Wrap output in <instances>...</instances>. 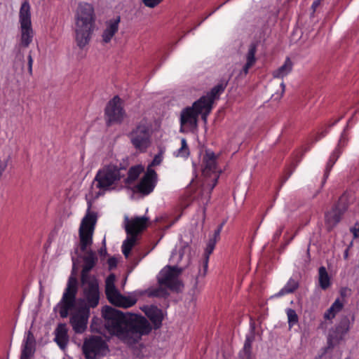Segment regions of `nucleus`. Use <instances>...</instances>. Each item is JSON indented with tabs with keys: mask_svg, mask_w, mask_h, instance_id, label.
Returning <instances> with one entry per match:
<instances>
[{
	"mask_svg": "<svg viewBox=\"0 0 359 359\" xmlns=\"http://www.w3.org/2000/svg\"><path fill=\"white\" fill-rule=\"evenodd\" d=\"M216 159L217 156L213 152L206 153L203 156L204 168L203 169V175L206 177H212L210 180V182H208L207 181L205 182V186L209 190V194L217 184L219 177L220 171L217 168Z\"/></svg>",
	"mask_w": 359,
	"mask_h": 359,
	"instance_id": "obj_13",
	"label": "nucleus"
},
{
	"mask_svg": "<svg viewBox=\"0 0 359 359\" xmlns=\"http://www.w3.org/2000/svg\"><path fill=\"white\" fill-rule=\"evenodd\" d=\"M115 276L110 274L105 281V294L109 302L118 307L129 308L135 305L137 299L131 297H126L120 293L114 285Z\"/></svg>",
	"mask_w": 359,
	"mask_h": 359,
	"instance_id": "obj_7",
	"label": "nucleus"
},
{
	"mask_svg": "<svg viewBox=\"0 0 359 359\" xmlns=\"http://www.w3.org/2000/svg\"><path fill=\"white\" fill-rule=\"evenodd\" d=\"M83 260L84 264L81 273V283H84L88 278H96L95 276H91L89 273L96 265L97 257L94 251L89 250L86 251V255L83 257Z\"/></svg>",
	"mask_w": 359,
	"mask_h": 359,
	"instance_id": "obj_20",
	"label": "nucleus"
},
{
	"mask_svg": "<svg viewBox=\"0 0 359 359\" xmlns=\"http://www.w3.org/2000/svg\"><path fill=\"white\" fill-rule=\"evenodd\" d=\"M36 351V339L33 332L29 330L23 341L20 359H31Z\"/></svg>",
	"mask_w": 359,
	"mask_h": 359,
	"instance_id": "obj_22",
	"label": "nucleus"
},
{
	"mask_svg": "<svg viewBox=\"0 0 359 359\" xmlns=\"http://www.w3.org/2000/svg\"><path fill=\"white\" fill-rule=\"evenodd\" d=\"M82 349L86 359H99L108 351L105 341L99 336H92L86 339Z\"/></svg>",
	"mask_w": 359,
	"mask_h": 359,
	"instance_id": "obj_10",
	"label": "nucleus"
},
{
	"mask_svg": "<svg viewBox=\"0 0 359 359\" xmlns=\"http://www.w3.org/2000/svg\"><path fill=\"white\" fill-rule=\"evenodd\" d=\"M91 203L88 202L87 213L81 220L79 228L80 249L82 252L88 251V247L93 243V235L97 222V214L90 212Z\"/></svg>",
	"mask_w": 359,
	"mask_h": 359,
	"instance_id": "obj_5",
	"label": "nucleus"
},
{
	"mask_svg": "<svg viewBox=\"0 0 359 359\" xmlns=\"http://www.w3.org/2000/svg\"><path fill=\"white\" fill-rule=\"evenodd\" d=\"M254 340L253 334L246 337L243 348L239 353L240 359H252V344Z\"/></svg>",
	"mask_w": 359,
	"mask_h": 359,
	"instance_id": "obj_30",
	"label": "nucleus"
},
{
	"mask_svg": "<svg viewBox=\"0 0 359 359\" xmlns=\"http://www.w3.org/2000/svg\"><path fill=\"white\" fill-rule=\"evenodd\" d=\"M102 316L104 327L109 333L130 345L137 343L142 335L148 334L152 329L145 317L124 314L108 306L102 309Z\"/></svg>",
	"mask_w": 359,
	"mask_h": 359,
	"instance_id": "obj_1",
	"label": "nucleus"
},
{
	"mask_svg": "<svg viewBox=\"0 0 359 359\" xmlns=\"http://www.w3.org/2000/svg\"><path fill=\"white\" fill-rule=\"evenodd\" d=\"M120 22V17L118 16L116 19L110 20L108 25L102 34V40L104 43H109L114 35L118 29V23Z\"/></svg>",
	"mask_w": 359,
	"mask_h": 359,
	"instance_id": "obj_26",
	"label": "nucleus"
},
{
	"mask_svg": "<svg viewBox=\"0 0 359 359\" xmlns=\"http://www.w3.org/2000/svg\"><path fill=\"white\" fill-rule=\"evenodd\" d=\"M95 22L94 9L91 4H83L79 6L76 21V41L78 46L83 48L91 37Z\"/></svg>",
	"mask_w": 359,
	"mask_h": 359,
	"instance_id": "obj_2",
	"label": "nucleus"
},
{
	"mask_svg": "<svg viewBox=\"0 0 359 359\" xmlns=\"http://www.w3.org/2000/svg\"><path fill=\"white\" fill-rule=\"evenodd\" d=\"M21 38L20 45L22 47L27 48L32 43L34 37V31L30 25H20Z\"/></svg>",
	"mask_w": 359,
	"mask_h": 359,
	"instance_id": "obj_25",
	"label": "nucleus"
},
{
	"mask_svg": "<svg viewBox=\"0 0 359 359\" xmlns=\"http://www.w3.org/2000/svg\"><path fill=\"white\" fill-rule=\"evenodd\" d=\"M129 236L124 241L122 245V252L124 256L128 257L132 248L136 243L137 236L133 234H128Z\"/></svg>",
	"mask_w": 359,
	"mask_h": 359,
	"instance_id": "obj_34",
	"label": "nucleus"
},
{
	"mask_svg": "<svg viewBox=\"0 0 359 359\" xmlns=\"http://www.w3.org/2000/svg\"><path fill=\"white\" fill-rule=\"evenodd\" d=\"M184 269L177 266H166L159 273L158 283L160 285L165 286L172 291H179L183 287V284L179 279Z\"/></svg>",
	"mask_w": 359,
	"mask_h": 359,
	"instance_id": "obj_9",
	"label": "nucleus"
},
{
	"mask_svg": "<svg viewBox=\"0 0 359 359\" xmlns=\"http://www.w3.org/2000/svg\"><path fill=\"white\" fill-rule=\"evenodd\" d=\"M144 169L142 165H136L130 168L128 172V177L124 180L125 184H133L137 180L140 175L144 171Z\"/></svg>",
	"mask_w": 359,
	"mask_h": 359,
	"instance_id": "obj_31",
	"label": "nucleus"
},
{
	"mask_svg": "<svg viewBox=\"0 0 359 359\" xmlns=\"http://www.w3.org/2000/svg\"><path fill=\"white\" fill-rule=\"evenodd\" d=\"M160 285L158 287H151L145 290L144 294L149 297H163L166 298L169 296V292L166 288Z\"/></svg>",
	"mask_w": 359,
	"mask_h": 359,
	"instance_id": "obj_32",
	"label": "nucleus"
},
{
	"mask_svg": "<svg viewBox=\"0 0 359 359\" xmlns=\"http://www.w3.org/2000/svg\"><path fill=\"white\" fill-rule=\"evenodd\" d=\"M216 243L217 242L215 241V239H209L207 247L205 249L203 261V273L199 271V275L202 276L203 277L206 275L208 267L209 257L215 249Z\"/></svg>",
	"mask_w": 359,
	"mask_h": 359,
	"instance_id": "obj_27",
	"label": "nucleus"
},
{
	"mask_svg": "<svg viewBox=\"0 0 359 359\" xmlns=\"http://www.w3.org/2000/svg\"><path fill=\"white\" fill-rule=\"evenodd\" d=\"M84 300L80 299L79 306H87L88 309L95 308L100 300V290L98 280L96 278H88L81 283Z\"/></svg>",
	"mask_w": 359,
	"mask_h": 359,
	"instance_id": "obj_12",
	"label": "nucleus"
},
{
	"mask_svg": "<svg viewBox=\"0 0 359 359\" xmlns=\"http://www.w3.org/2000/svg\"><path fill=\"white\" fill-rule=\"evenodd\" d=\"M126 167L109 163L100 168L93 180L96 182V187L103 191H109L114 189V186L124 176L121 174L122 170H126Z\"/></svg>",
	"mask_w": 359,
	"mask_h": 359,
	"instance_id": "obj_3",
	"label": "nucleus"
},
{
	"mask_svg": "<svg viewBox=\"0 0 359 359\" xmlns=\"http://www.w3.org/2000/svg\"><path fill=\"white\" fill-rule=\"evenodd\" d=\"M320 0H316L313 3L312 8L315 11L316 8L320 5Z\"/></svg>",
	"mask_w": 359,
	"mask_h": 359,
	"instance_id": "obj_47",
	"label": "nucleus"
},
{
	"mask_svg": "<svg viewBox=\"0 0 359 359\" xmlns=\"http://www.w3.org/2000/svg\"><path fill=\"white\" fill-rule=\"evenodd\" d=\"M161 162V157L160 155L155 156L154 158L153 159L151 163L149 165V168H151V166L159 165Z\"/></svg>",
	"mask_w": 359,
	"mask_h": 359,
	"instance_id": "obj_43",
	"label": "nucleus"
},
{
	"mask_svg": "<svg viewBox=\"0 0 359 359\" xmlns=\"http://www.w3.org/2000/svg\"><path fill=\"white\" fill-rule=\"evenodd\" d=\"M258 46V42H252L250 44L248 53L246 54V63L243 66L242 70L240 72V75L244 76L248 74L249 69L253 67L256 62L255 53L257 52V48Z\"/></svg>",
	"mask_w": 359,
	"mask_h": 359,
	"instance_id": "obj_24",
	"label": "nucleus"
},
{
	"mask_svg": "<svg viewBox=\"0 0 359 359\" xmlns=\"http://www.w3.org/2000/svg\"><path fill=\"white\" fill-rule=\"evenodd\" d=\"M293 63L290 59L287 57L284 64L273 72V76L274 79H283L287 76L292 69Z\"/></svg>",
	"mask_w": 359,
	"mask_h": 359,
	"instance_id": "obj_29",
	"label": "nucleus"
},
{
	"mask_svg": "<svg viewBox=\"0 0 359 359\" xmlns=\"http://www.w3.org/2000/svg\"><path fill=\"white\" fill-rule=\"evenodd\" d=\"M151 125L145 118H142L129 133L131 143L135 149L145 151L151 144Z\"/></svg>",
	"mask_w": 359,
	"mask_h": 359,
	"instance_id": "obj_4",
	"label": "nucleus"
},
{
	"mask_svg": "<svg viewBox=\"0 0 359 359\" xmlns=\"http://www.w3.org/2000/svg\"><path fill=\"white\" fill-rule=\"evenodd\" d=\"M163 0H142L143 4L149 8H154Z\"/></svg>",
	"mask_w": 359,
	"mask_h": 359,
	"instance_id": "obj_38",
	"label": "nucleus"
},
{
	"mask_svg": "<svg viewBox=\"0 0 359 359\" xmlns=\"http://www.w3.org/2000/svg\"><path fill=\"white\" fill-rule=\"evenodd\" d=\"M149 218L147 217H135L129 219L125 218V229L127 234L137 236L148 226Z\"/></svg>",
	"mask_w": 359,
	"mask_h": 359,
	"instance_id": "obj_19",
	"label": "nucleus"
},
{
	"mask_svg": "<svg viewBox=\"0 0 359 359\" xmlns=\"http://www.w3.org/2000/svg\"><path fill=\"white\" fill-rule=\"evenodd\" d=\"M336 313H339L343 308V303L339 299H337L331 306Z\"/></svg>",
	"mask_w": 359,
	"mask_h": 359,
	"instance_id": "obj_40",
	"label": "nucleus"
},
{
	"mask_svg": "<svg viewBox=\"0 0 359 359\" xmlns=\"http://www.w3.org/2000/svg\"><path fill=\"white\" fill-rule=\"evenodd\" d=\"M336 312L334 311V309H332V306H330V308L324 314V318L325 319H332L333 318L335 317L336 316Z\"/></svg>",
	"mask_w": 359,
	"mask_h": 359,
	"instance_id": "obj_41",
	"label": "nucleus"
},
{
	"mask_svg": "<svg viewBox=\"0 0 359 359\" xmlns=\"http://www.w3.org/2000/svg\"><path fill=\"white\" fill-rule=\"evenodd\" d=\"M89 316L90 309L88 306L79 305L69 318V323L76 333L81 334L86 331Z\"/></svg>",
	"mask_w": 359,
	"mask_h": 359,
	"instance_id": "obj_15",
	"label": "nucleus"
},
{
	"mask_svg": "<svg viewBox=\"0 0 359 359\" xmlns=\"http://www.w3.org/2000/svg\"><path fill=\"white\" fill-rule=\"evenodd\" d=\"M351 231L353 233L354 238L359 237V224L356 223L355 226L351 229Z\"/></svg>",
	"mask_w": 359,
	"mask_h": 359,
	"instance_id": "obj_44",
	"label": "nucleus"
},
{
	"mask_svg": "<svg viewBox=\"0 0 359 359\" xmlns=\"http://www.w3.org/2000/svg\"><path fill=\"white\" fill-rule=\"evenodd\" d=\"M205 109L204 107L201 104L196 105V102L193 103L192 107L184 109L180 115L181 131H182V127L186 125L190 127H196L199 114H201L202 119L204 122H206L208 115L205 116Z\"/></svg>",
	"mask_w": 359,
	"mask_h": 359,
	"instance_id": "obj_14",
	"label": "nucleus"
},
{
	"mask_svg": "<svg viewBox=\"0 0 359 359\" xmlns=\"http://www.w3.org/2000/svg\"><path fill=\"white\" fill-rule=\"evenodd\" d=\"M109 269L115 268L117 265V260L115 257H110L107 260Z\"/></svg>",
	"mask_w": 359,
	"mask_h": 359,
	"instance_id": "obj_42",
	"label": "nucleus"
},
{
	"mask_svg": "<svg viewBox=\"0 0 359 359\" xmlns=\"http://www.w3.org/2000/svg\"><path fill=\"white\" fill-rule=\"evenodd\" d=\"M348 208V197L344 193L333 205L330 210L325 213V224L327 230L331 231L341 221L342 216Z\"/></svg>",
	"mask_w": 359,
	"mask_h": 359,
	"instance_id": "obj_8",
	"label": "nucleus"
},
{
	"mask_svg": "<svg viewBox=\"0 0 359 359\" xmlns=\"http://www.w3.org/2000/svg\"><path fill=\"white\" fill-rule=\"evenodd\" d=\"M157 178L158 177L156 171L148 167L147 172L135 187L137 192L144 196L151 193L156 187Z\"/></svg>",
	"mask_w": 359,
	"mask_h": 359,
	"instance_id": "obj_17",
	"label": "nucleus"
},
{
	"mask_svg": "<svg viewBox=\"0 0 359 359\" xmlns=\"http://www.w3.org/2000/svg\"><path fill=\"white\" fill-rule=\"evenodd\" d=\"M106 124L110 126L114 124H121L126 116V111L121 106V100L118 96H114L107 103L104 109Z\"/></svg>",
	"mask_w": 359,
	"mask_h": 359,
	"instance_id": "obj_11",
	"label": "nucleus"
},
{
	"mask_svg": "<svg viewBox=\"0 0 359 359\" xmlns=\"http://www.w3.org/2000/svg\"><path fill=\"white\" fill-rule=\"evenodd\" d=\"M30 5L27 0L25 1L20 7L19 13V18L20 25H30L31 22V11Z\"/></svg>",
	"mask_w": 359,
	"mask_h": 359,
	"instance_id": "obj_28",
	"label": "nucleus"
},
{
	"mask_svg": "<svg viewBox=\"0 0 359 359\" xmlns=\"http://www.w3.org/2000/svg\"><path fill=\"white\" fill-rule=\"evenodd\" d=\"M146 316L151 320L154 328L159 329L164 318L163 311L154 305H147L141 308Z\"/></svg>",
	"mask_w": 359,
	"mask_h": 359,
	"instance_id": "obj_21",
	"label": "nucleus"
},
{
	"mask_svg": "<svg viewBox=\"0 0 359 359\" xmlns=\"http://www.w3.org/2000/svg\"><path fill=\"white\" fill-rule=\"evenodd\" d=\"M352 245H353V242L351 241V243L349 244V245L347 247V248H348V250L351 248Z\"/></svg>",
	"mask_w": 359,
	"mask_h": 359,
	"instance_id": "obj_49",
	"label": "nucleus"
},
{
	"mask_svg": "<svg viewBox=\"0 0 359 359\" xmlns=\"http://www.w3.org/2000/svg\"><path fill=\"white\" fill-rule=\"evenodd\" d=\"M318 281L320 287L326 290L330 285V278L325 266H320L318 269Z\"/></svg>",
	"mask_w": 359,
	"mask_h": 359,
	"instance_id": "obj_33",
	"label": "nucleus"
},
{
	"mask_svg": "<svg viewBox=\"0 0 359 359\" xmlns=\"http://www.w3.org/2000/svg\"><path fill=\"white\" fill-rule=\"evenodd\" d=\"M287 316L288 318L289 327L291 328L294 324L298 323L299 318L296 311L292 309L287 310Z\"/></svg>",
	"mask_w": 359,
	"mask_h": 359,
	"instance_id": "obj_36",
	"label": "nucleus"
},
{
	"mask_svg": "<svg viewBox=\"0 0 359 359\" xmlns=\"http://www.w3.org/2000/svg\"><path fill=\"white\" fill-rule=\"evenodd\" d=\"M228 84V81L222 80L217 85L214 86L205 95L200 97L196 101V105L201 104L205 109V115H209L212 109L215 100H218L219 95L224 91Z\"/></svg>",
	"mask_w": 359,
	"mask_h": 359,
	"instance_id": "obj_16",
	"label": "nucleus"
},
{
	"mask_svg": "<svg viewBox=\"0 0 359 359\" xmlns=\"http://www.w3.org/2000/svg\"><path fill=\"white\" fill-rule=\"evenodd\" d=\"M279 86H280V90H278V91H277V93H280V95L281 96V95H283V93H284V91H285V84H284V83H283V82H281V83L279 84Z\"/></svg>",
	"mask_w": 359,
	"mask_h": 359,
	"instance_id": "obj_46",
	"label": "nucleus"
},
{
	"mask_svg": "<svg viewBox=\"0 0 359 359\" xmlns=\"http://www.w3.org/2000/svg\"><path fill=\"white\" fill-rule=\"evenodd\" d=\"M181 147L178 149L177 156L187 158L189 155V149L184 138L181 140Z\"/></svg>",
	"mask_w": 359,
	"mask_h": 359,
	"instance_id": "obj_37",
	"label": "nucleus"
},
{
	"mask_svg": "<svg viewBox=\"0 0 359 359\" xmlns=\"http://www.w3.org/2000/svg\"><path fill=\"white\" fill-rule=\"evenodd\" d=\"M68 330L65 323H60L57 325L55 330V339L54 341L59 346V347L65 350L69 342Z\"/></svg>",
	"mask_w": 359,
	"mask_h": 359,
	"instance_id": "obj_23",
	"label": "nucleus"
},
{
	"mask_svg": "<svg viewBox=\"0 0 359 359\" xmlns=\"http://www.w3.org/2000/svg\"><path fill=\"white\" fill-rule=\"evenodd\" d=\"M225 224V221L222 222L218 226L217 229L215 231L213 238L211 239H215V241L217 242L219 238H220V233L222 231V229L223 228V226Z\"/></svg>",
	"mask_w": 359,
	"mask_h": 359,
	"instance_id": "obj_39",
	"label": "nucleus"
},
{
	"mask_svg": "<svg viewBox=\"0 0 359 359\" xmlns=\"http://www.w3.org/2000/svg\"><path fill=\"white\" fill-rule=\"evenodd\" d=\"M77 292V279L74 276H70L68 279L67 287L65 290L62 299L57 306L59 308V313L61 318H67L69 311L75 308Z\"/></svg>",
	"mask_w": 359,
	"mask_h": 359,
	"instance_id": "obj_6",
	"label": "nucleus"
},
{
	"mask_svg": "<svg viewBox=\"0 0 359 359\" xmlns=\"http://www.w3.org/2000/svg\"><path fill=\"white\" fill-rule=\"evenodd\" d=\"M350 320L348 316H343L334 330L330 332L327 339L328 348H333L342 339L343 336L349 330Z\"/></svg>",
	"mask_w": 359,
	"mask_h": 359,
	"instance_id": "obj_18",
	"label": "nucleus"
},
{
	"mask_svg": "<svg viewBox=\"0 0 359 359\" xmlns=\"http://www.w3.org/2000/svg\"><path fill=\"white\" fill-rule=\"evenodd\" d=\"M32 63H33V60H32L31 54H29L28 55V71H29V73L30 75L32 74Z\"/></svg>",
	"mask_w": 359,
	"mask_h": 359,
	"instance_id": "obj_45",
	"label": "nucleus"
},
{
	"mask_svg": "<svg viewBox=\"0 0 359 359\" xmlns=\"http://www.w3.org/2000/svg\"><path fill=\"white\" fill-rule=\"evenodd\" d=\"M100 194H100V192H98V193L96 194L95 198H98V197H99V196H100Z\"/></svg>",
	"mask_w": 359,
	"mask_h": 359,
	"instance_id": "obj_50",
	"label": "nucleus"
},
{
	"mask_svg": "<svg viewBox=\"0 0 359 359\" xmlns=\"http://www.w3.org/2000/svg\"><path fill=\"white\" fill-rule=\"evenodd\" d=\"M348 248H346V250L344 251V257L345 259H347L348 257Z\"/></svg>",
	"mask_w": 359,
	"mask_h": 359,
	"instance_id": "obj_48",
	"label": "nucleus"
},
{
	"mask_svg": "<svg viewBox=\"0 0 359 359\" xmlns=\"http://www.w3.org/2000/svg\"><path fill=\"white\" fill-rule=\"evenodd\" d=\"M299 287L298 283L294 279H290L286 285L282 288L276 296L280 297L288 293L294 292Z\"/></svg>",
	"mask_w": 359,
	"mask_h": 359,
	"instance_id": "obj_35",
	"label": "nucleus"
}]
</instances>
